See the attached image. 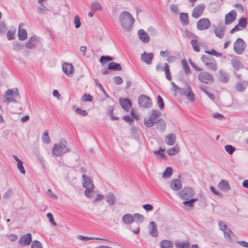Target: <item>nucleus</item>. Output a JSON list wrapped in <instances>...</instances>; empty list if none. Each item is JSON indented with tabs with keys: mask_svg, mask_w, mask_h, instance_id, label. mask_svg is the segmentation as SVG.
<instances>
[{
	"mask_svg": "<svg viewBox=\"0 0 248 248\" xmlns=\"http://www.w3.org/2000/svg\"><path fill=\"white\" fill-rule=\"evenodd\" d=\"M119 23L125 31H129L135 22V19L127 11L121 12L119 16Z\"/></svg>",
	"mask_w": 248,
	"mask_h": 248,
	"instance_id": "f257e3e1",
	"label": "nucleus"
},
{
	"mask_svg": "<svg viewBox=\"0 0 248 248\" xmlns=\"http://www.w3.org/2000/svg\"><path fill=\"white\" fill-rule=\"evenodd\" d=\"M67 142L64 139H61L59 144H55L52 149V154L54 155L59 156L62 154L70 151L69 148H67Z\"/></svg>",
	"mask_w": 248,
	"mask_h": 248,
	"instance_id": "f03ea898",
	"label": "nucleus"
},
{
	"mask_svg": "<svg viewBox=\"0 0 248 248\" xmlns=\"http://www.w3.org/2000/svg\"><path fill=\"white\" fill-rule=\"evenodd\" d=\"M194 190L190 187L183 188L177 193L178 196L183 200H189L195 195Z\"/></svg>",
	"mask_w": 248,
	"mask_h": 248,
	"instance_id": "7ed1b4c3",
	"label": "nucleus"
},
{
	"mask_svg": "<svg viewBox=\"0 0 248 248\" xmlns=\"http://www.w3.org/2000/svg\"><path fill=\"white\" fill-rule=\"evenodd\" d=\"M5 102L9 103L10 102H16V97L20 96L17 89H16L15 91L13 89H8L5 93Z\"/></svg>",
	"mask_w": 248,
	"mask_h": 248,
	"instance_id": "20e7f679",
	"label": "nucleus"
},
{
	"mask_svg": "<svg viewBox=\"0 0 248 248\" xmlns=\"http://www.w3.org/2000/svg\"><path fill=\"white\" fill-rule=\"evenodd\" d=\"M246 46L244 41L240 38H238L234 43V51L237 54L241 55L244 52Z\"/></svg>",
	"mask_w": 248,
	"mask_h": 248,
	"instance_id": "39448f33",
	"label": "nucleus"
},
{
	"mask_svg": "<svg viewBox=\"0 0 248 248\" xmlns=\"http://www.w3.org/2000/svg\"><path fill=\"white\" fill-rule=\"evenodd\" d=\"M138 104L140 107L144 108H148L152 107L151 99L145 94H141L139 96Z\"/></svg>",
	"mask_w": 248,
	"mask_h": 248,
	"instance_id": "423d86ee",
	"label": "nucleus"
},
{
	"mask_svg": "<svg viewBox=\"0 0 248 248\" xmlns=\"http://www.w3.org/2000/svg\"><path fill=\"white\" fill-rule=\"evenodd\" d=\"M198 78L201 82L206 84H211L214 81L213 76L206 72L200 73L198 74Z\"/></svg>",
	"mask_w": 248,
	"mask_h": 248,
	"instance_id": "0eeeda50",
	"label": "nucleus"
},
{
	"mask_svg": "<svg viewBox=\"0 0 248 248\" xmlns=\"http://www.w3.org/2000/svg\"><path fill=\"white\" fill-rule=\"evenodd\" d=\"M211 26V22L208 18H202L197 22V28L199 31L208 29Z\"/></svg>",
	"mask_w": 248,
	"mask_h": 248,
	"instance_id": "6e6552de",
	"label": "nucleus"
},
{
	"mask_svg": "<svg viewBox=\"0 0 248 248\" xmlns=\"http://www.w3.org/2000/svg\"><path fill=\"white\" fill-rule=\"evenodd\" d=\"M237 14L234 10H232L225 16V24L230 25L233 22L236 18Z\"/></svg>",
	"mask_w": 248,
	"mask_h": 248,
	"instance_id": "1a4fd4ad",
	"label": "nucleus"
},
{
	"mask_svg": "<svg viewBox=\"0 0 248 248\" xmlns=\"http://www.w3.org/2000/svg\"><path fill=\"white\" fill-rule=\"evenodd\" d=\"M31 234L29 233L21 236L18 240V243L22 246H28L31 243Z\"/></svg>",
	"mask_w": 248,
	"mask_h": 248,
	"instance_id": "9d476101",
	"label": "nucleus"
},
{
	"mask_svg": "<svg viewBox=\"0 0 248 248\" xmlns=\"http://www.w3.org/2000/svg\"><path fill=\"white\" fill-rule=\"evenodd\" d=\"M62 71L68 77H71L73 74L74 66L71 63H64L62 65Z\"/></svg>",
	"mask_w": 248,
	"mask_h": 248,
	"instance_id": "9b49d317",
	"label": "nucleus"
},
{
	"mask_svg": "<svg viewBox=\"0 0 248 248\" xmlns=\"http://www.w3.org/2000/svg\"><path fill=\"white\" fill-rule=\"evenodd\" d=\"M154 57V54L152 52L148 53L144 51L141 55V60L142 62L148 65L152 63Z\"/></svg>",
	"mask_w": 248,
	"mask_h": 248,
	"instance_id": "f8f14e48",
	"label": "nucleus"
},
{
	"mask_svg": "<svg viewBox=\"0 0 248 248\" xmlns=\"http://www.w3.org/2000/svg\"><path fill=\"white\" fill-rule=\"evenodd\" d=\"M170 187L175 191H178L181 190L182 187V184L180 180L175 179L172 180L170 183Z\"/></svg>",
	"mask_w": 248,
	"mask_h": 248,
	"instance_id": "ddd939ff",
	"label": "nucleus"
},
{
	"mask_svg": "<svg viewBox=\"0 0 248 248\" xmlns=\"http://www.w3.org/2000/svg\"><path fill=\"white\" fill-rule=\"evenodd\" d=\"M119 103L121 107L126 111H127L132 106L131 100L127 98L124 99L120 98Z\"/></svg>",
	"mask_w": 248,
	"mask_h": 248,
	"instance_id": "4468645a",
	"label": "nucleus"
},
{
	"mask_svg": "<svg viewBox=\"0 0 248 248\" xmlns=\"http://www.w3.org/2000/svg\"><path fill=\"white\" fill-rule=\"evenodd\" d=\"M204 7L203 4L196 6L193 10L192 16L195 18H198L203 13Z\"/></svg>",
	"mask_w": 248,
	"mask_h": 248,
	"instance_id": "2eb2a0df",
	"label": "nucleus"
},
{
	"mask_svg": "<svg viewBox=\"0 0 248 248\" xmlns=\"http://www.w3.org/2000/svg\"><path fill=\"white\" fill-rule=\"evenodd\" d=\"M149 232L150 235L153 237H157L158 234L157 230V226L154 221H151L149 225Z\"/></svg>",
	"mask_w": 248,
	"mask_h": 248,
	"instance_id": "dca6fc26",
	"label": "nucleus"
},
{
	"mask_svg": "<svg viewBox=\"0 0 248 248\" xmlns=\"http://www.w3.org/2000/svg\"><path fill=\"white\" fill-rule=\"evenodd\" d=\"M82 179H83L82 186L84 188H87L88 187H94L93 183L90 177H89L85 174H83L82 175Z\"/></svg>",
	"mask_w": 248,
	"mask_h": 248,
	"instance_id": "f3484780",
	"label": "nucleus"
},
{
	"mask_svg": "<svg viewBox=\"0 0 248 248\" xmlns=\"http://www.w3.org/2000/svg\"><path fill=\"white\" fill-rule=\"evenodd\" d=\"M175 134L171 133L168 135L165 138V142L168 145H173L176 142Z\"/></svg>",
	"mask_w": 248,
	"mask_h": 248,
	"instance_id": "a211bd4d",
	"label": "nucleus"
},
{
	"mask_svg": "<svg viewBox=\"0 0 248 248\" xmlns=\"http://www.w3.org/2000/svg\"><path fill=\"white\" fill-rule=\"evenodd\" d=\"M138 35L140 39L144 43H147L150 41V38L148 34L142 29L139 30Z\"/></svg>",
	"mask_w": 248,
	"mask_h": 248,
	"instance_id": "6ab92c4d",
	"label": "nucleus"
},
{
	"mask_svg": "<svg viewBox=\"0 0 248 248\" xmlns=\"http://www.w3.org/2000/svg\"><path fill=\"white\" fill-rule=\"evenodd\" d=\"M105 198L107 202L110 206H112L116 202V197L114 193L109 192L105 195Z\"/></svg>",
	"mask_w": 248,
	"mask_h": 248,
	"instance_id": "aec40b11",
	"label": "nucleus"
},
{
	"mask_svg": "<svg viewBox=\"0 0 248 248\" xmlns=\"http://www.w3.org/2000/svg\"><path fill=\"white\" fill-rule=\"evenodd\" d=\"M38 38L35 36H31L29 41L26 43L25 46L29 49H32L35 46L36 42L38 41Z\"/></svg>",
	"mask_w": 248,
	"mask_h": 248,
	"instance_id": "412c9836",
	"label": "nucleus"
},
{
	"mask_svg": "<svg viewBox=\"0 0 248 248\" xmlns=\"http://www.w3.org/2000/svg\"><path fill=\"white\" fill-rule=\"evenodd\" d=\"M219 78L220 81L224 83H227L230 79L228 74L221 69L219 71Z\"/></svg>",
	"mask_w": 248,
	"mask_h": 248,
	"instance_id": "4be33fe9",
	"label": "nucleus"
},
{
	"mask_svg": "<svg viewBox=\"0 0 248 248\" xmlns=\"http://www.w3.org/2000/svg\"><path fill=\"white\" fill-rule=\"evenodd\" d=\"M231 63L233 68L237 71H239L240 69L244 67L243 63L236 59H232Z\"/></svg>",
	"mask_w": 248,
	"mask_h": 248,
	"instance_id": "5701e85b",
	"label": "nucleus"
},
{
	"mask_svg": "<svg viewBox=\"0 0 248 248\" xmlns=\"http://www.w3.org/2000/svg\"><path fill=\"white\" fill-rule=\"evenodd\" d=\"M108 69L119 71L122 70V67L120 63L112 62L108 65Z\"/></svg>",
	"mask_w": 248,
	"mask_h": 248,
	"instance_id": "b1692460",
	"label": "nucleus"
},
{
	"mask_svg": "<svg viewBox=\"0 0 248 248\" xmlns=\"http://www.w3.org/2000/svg\"><path fill=\"white\" fill-rule=\"evenodd\" d=\"M156 127L157 130L161 132H164L166 129V122L162 119H158L156 122Z\"/></svg>",
	"mask_w": 248,
	"mask_h": 248,
	"instance_id": "393cba45",
	"label": "nucleus"
},
{
	"mask_svg": "<svg viewBox=\"0 0 248 248\" xmlns=\"http://www.w3.org/2000/svg\"><path fill=\"white\" fill-rule=\"evenodd\" d=\"M218 187L222 191H228L231 189L228 182L227 180H221L218 185Z\"/></svg>",
	"mask_w": 248,
	"mask_h": 248,
	"instance_id": "a878e982",
	"label": "nucleus"
},
{
	"mask_svg": "<svg viewBox=\"0 0 248 248\" xmlns=\"http://www.w3.org/2000/svg\"><path fill=\"white\" fill-rule=\"evenodd\" d=\"M122 221L125 224H131L134 221V217L130 214H126L123 216Z\"/></svg>",
	"mask_w": 248,
	"mask_h": 248,
	"instance_id": "bb28decb",
	"label": "nucleus"
},
{
	"mask_svg": "<svg viewBox=\"0 0 248 248\" xmlns=\"http://www.w3.org/2000/svg\"><path fill=\"white\" fill-rule=\"evenodd\" d=\"M18 39L20 41H23L27 38V32L26 30L21 29V26L20 25L18 29Z\"/></svg>",
	"mask_w": 248,
	"mask_h": 248,
	"instance_id": "cd10ccee",
	"label": "nucleus"
},
{
	"mask_svg": "<svg viewBox=\"0 0 248 248\" xmlns=\"http://www.w3.org/2000/svg\"><path fill=\"white\" fill-rule=\"evenodd\" d=\"M159 246L160 248H172L173 244L171 241L164 239L161 241Z\"/></svg>",
	"mask_w": 248,
	"mask_h": 248,
	"instance_id": "c85d7f7f",
	"label": "nucleus"
},
{
	"mask_svg": "<svg viewBox=\"0 0 248 248\" xmlns=\"http://www.w3.org/2000/svg\"><path fill=\"white\" fill-rule=\"evenodd\" d=\"M179 18L183 25H186L188 24V16L187 13H181L180 14Z\"/></svg>",
	"mask_w": 248,
	"mask_h": 248,
	"instance_id": "c756f323",
	"label": "nucleus"
},
{
	"mask_svg": "<svg viewBox=\"0 0 248 248\" xmlns=\"http://www.w3.org/2000/svg\"><path fill=\"white\" fill-rule=\"evenodd\" d=\"M187 99L191 102H194L195 100V95L193 93L190 86L187 85V93L186 95Z\"/></svg>",
	"mask_w": 248,
	"mask_h": 248,
	"instance_id": "7c9ffc66",
	"label": "nucleus"
},
{
	"mask_svg": "<svg viewBox=\"0 0 248 248\" xmlns=\"http://www.w3.org/2000/svg\"><path fill=\"white\" fill-rule=\"evenodd\" d=\"M224 26H222V27L220 26V28H219L218 27L216 28L215 29V31H214L216 35L219 38H223L224 34Z\"/></svg>",
	"mask_w": 248,
	"mask_h": 248,
	"instance_id": "2f4dec72",
	"label": "nucleus"
},
{
	"mask_svg": "<svg viewBox=\"0 0 248 248\" xmlns=\"http://www.w3.org/2000/svg\"><path fill=\"white\" fill-rule=\"evenodd\" d=\"M113 60H114V58L110 56L103 55L100 57L99 62L102 64L104 65L107 62H108L110 61H112Z\"/></svg>",
	"mask_w": 248,
	"mask_h": 248,
	"instance_id": "473e14b6",
	"label": "nucleus"
},
{
	"mask_svg": "<svg viewBox=\"0 0 248 248\" xmlns=\"http://www.w3.org/2000/svg\"><path fill=\"white\" fill-rule=\"evenodd\" d=\"M246 83L245 81L238 82L235 85L236 91L240 92H244L246 90Z\"/></svg>",
	"mask_w": 248,
	"mask_h": 248,
	"instance_id": "72a5a7b5",
	"label": "nucleus"
},
{
	"mask_svg": "<svg viewBox=\"0 0 248 248\" xmlns=\"http://www.w3.org/2000/svg\"><path fill=\"white\" fill-rule=\"evenodd\" d=\"M42 141L45 144H48L50 143L51 140L48 135V130H46L43 134L42 136Z\"/></svg>",
	"mask_w": 248,
	"mask_h": 248,
	"instance_id": "f704fd0d",
	"label": "nucleus"
},
{
	"mask_svg": "<svg viewBox=\"0 0 248 248\" xmlns=\"http://www.w3.org/2000/svg\"><path fill=\"white\" fill-rule=\"evenodd\" d=\"M173 169L170 167H167L164 172H163V177L165 179L170 178L172 174Z\"/></svg>",
	"mask_w": 248,
	"mask_h": 248,
	"instance_id": "c9c22d12",
	"label": "nucleus"
},
{
	"mask_svg": "<svg viewBox=\"0 0 248 248\" xmlns=\"http://www.w3.org/2000/svg\"><path fill=\"white\" fill-rule=\"evenodd\" d=\"M94 80L96 86H97L99 89L103 92L107 98H109L110 97V96L107 93L102 84L99 82L98 80L97 79H94Z\"/></svg>",
	"mask_w": 248,
	"mask_h": 248,
	"instance_id": "e433bc0d",
	"label": "nucleus"
},
{
	"mask_svg": "<svg viewBox=\"0 0 248 248\" xmlns=\"http://www.w3.org/2000/svg\"><path fill=\"white\" fill-rule=\"evenodd\" d=\"M182 65L185 70V72L186 75L190 73V68L187 64V61L186 59H183L181 61Z\"/></svg>",
	"mask_w": 248,
	"mask_h": 248,
	"instance_id": "4c0bfd02",
	"label": "nucleus"
},
{
	"mask_svg": "<svg viewBox=\"0 0 248 248\" xmlns=\"http://www.w3.org/2000/svg\"><path fill=\"white\" fill-rule=\"evenodd\" d=\"M177 248H189L190 244L188 242H178L175 243Z\"/></svg>",
	"mask_w": 248,
	"mask_h": 248,
	"instance_id": "58836bf2",
	"label": "nucleus"
},
{
	"mask_svg": "<svg viewBox=\"0 0 248 248\" xmlns=\"http://www.w3.org/2000/svg\"><path fill=\"white\" fill-rule=\"evenodd\" d=\"M134 219H135V221L138 223H142L144 220V217L143 215L139 214L136 213L133 215Z\"/></svg>",
	"mask_w": 248,
	"mask_h": 248,
	"instance_id": "ea45409f",
	"label": "nucleus"
},
{
	"mask_svg": "<svg viewBox=\"0 0 248 248\" xmlns=\"http://www.w3.org/2000/svg\"><path fill=\"white\" fill-rule=\"evenodd\" d=\"M161 114L160 111L157 109H153L152 111V114L150 118L153 120L155 122H156V119Z\"/></svg>",
	"mask_w": 248,
	"mask_h": 248,
	"instance_id": "a19ab883",
	"label": "nucleus"
},
{
	"mask_svg": "<svg viewBox=\"0 0 248 248\" xmlns=\"http://www.w3.org/2000/svg\"><path fill=\"white\" fill-rule=\"evenodd\" d=\"M214 60V59L213 58L205 55H202L201 57V60L205 65L208 64L210 62L213 61Z\"/></svg>",
	"mask_w": 248,
	"mask_h": 248,
	"instance_id": "79ce46f5",
	"label": "nucleus"
},
{
	"mask_svg": "<svg viewBox=\"0 0 248 248\" xmlns=\"http://www.w3.org/2000/svg\"><path fill=\"white\" fill-rule=\"evenodd\" d=\"M164 71L165 72L166 78L170 81L171 80V74L169 68V65L167 63H165Z\"/></svg>",
	"mask_w": 248,
	"mask_h": 248,
	"instance_id": "37998d69",
	"label": "nucleus"
},
{
	"mask_svg": "<svg viewBox=\"0 0 248 248\" xmlns=\"http://www.w3.org/2000/svg\"><path fill=\"white\" fill-rule=\"evenodd\" d=\"M191 44L192 46L193 49L196 52H199L200 51L199 45L198 42L196 39H193L191 41Z\"/></svg>",
	"mask_w": 248,
	"mask_h": 248,
	"instance_id": "c03bdc74",
	"label": "nucleus"
},
{
	"mask_svg": "<svg viewBox=\"0 0 248 248\" xmlns=\"http://www.w3.org/2000/svg\"><path fill=\"white\" fill-rule=\"evenodd\" d=\"M102 9L101 6L100 4L97 2H94L91 4V9L92 11L93 12H95L96 11L101 10Z\"/></svg>",
	"mask_w": 248,
	"mask_h": 248,
	"instance_id": "a18cd8bd",
	"label": "nucleus"
},
{
	"mask_svg": "<svg viewBox=\"0 0 248 248\" xmlns=\"http://www.w3.org/2000/svg\"><path fill=\"white\" fill-rule=\"evenodd\" d=\"M157 104L158 108L162 110L164 108V106H165L163 98L160 95L157 96Z\"/></svg>",
	"mask_w": 248,
	"mask_h": 248,
	"instance_id": "49530a36",
	"label": "nucleus"
},
{
	"mask_svg": "<svg viewBox=\"0 0 248 248\" xmlns=\"http://www.w3.org/2000/svg\"><path fill=\"white\" fill-rule=\"evenodd\" d=\"M165 151V149L160 148L158 151H154L153 153L155 155H159L160 158L162 159H166V155L164 154Z\"/></svg>",
	"mask_w": 248,
	"mask_h": 248,
	"instance_id": "de8ad7c7",
	"label": "nucleus"
},
{
	"mask_svg": "<svg viewBox=\"0 0 248 248\" xmlns=\"http://www.w3.org/2000/svg\"><path fill=\"white\" fill-rule=\"evenodd\" d=\"M77 238L79 240H83V241H88L90 240H104L102 238H94V237H89L87 236H83L81 235H78L77 236Z\"/></svg>",
	"mask_w": 248,
	"mask_h": 248,
	"instance_id": "09e8293b",
	"label": "nucleus"
},
{
	"mask_svg": "<svg viewBox=\"0 0 248 248\" xmlns=\"http://www.w3.org/2000/svg\"><path fill=\"white\" fill-rule=\"evenodd\" d=\"M179 152V148L178 146H174L167 151V153L170 155H176Z\"/></svg>",
	"mask_w": 248,
	"mask_h": 248,
	"instance_id": "8fccbe9b",
	"label": "nucleus"
},
{
	"mask_svg": "<svg viewBox=\"0 0 248 248\" xmlns=\"http://www.w3.org/2000/svg\"><path fill=\"white\" fill-rule=\"evenodd\" d=\"M238 25L243 29L245 28L247 25V21L246 18L241 17L239 20Z\"/></svg>",
	"mask_w": 248,
	"mask_h": 248,
	"instance_id": "3c124183",
	"label": "nucleus"
},
{
	"mask_svg": "<svg viewBox=\"0 0 248 248\" xmlns=\"http://www.w3.org/2000/svg\"><path fill=\"white\" fill-rule=\"evenodd\" d=\"M225 151L229 154L232 155L235 151V148L231 145H226L225 146Z\"/></svg>",
	"mask_w": 248,
	"mask_h": 248,
	"instance_id": "603ef678",
	"label": "nucleus"
},
{
	"mask_svg": "<svg viewBox=\"0 0 248 248\" xmlns=\"http://www.w3.org/2000/svg\"><path fill=\"white\" fill-rule=\"evenodd\" d=\"M155 123V122L153 120H152L150 118L148 120H146L145 119L144 120V124L147 127H152Z\"/></svg>",
	"mask_w": 248,
	"mask_h": 248,
	"instance_id": "864d4df0",
	"label": "nucleus"
},
{
	"mask_svg": "<svg viewBox=\"0 0 248 248\" xmlns=\"http://www.w3.org/2000/svg\"><path fill=\"white\" fill-rule=\"evenodd\" d=\"M113 109H114V108H113V107L109 106L108 114L111 117V119L112 120H118L119 119V118L118 117L114 116L113 115Z\"/></svg>",
	"mask_w": 248,
	"mask_h": 248,
	"instance_id": "5fc2aeb1",
	"label": "nucleus"
},
{
	"mask_svg": "<svg viewBox=\"0 0 248 248\" xmlns=\"http://www.w3.org/2000/svg\"><path fill=\"white\" fill-rule=\"evenodd\" d=\"M31 248H43V246L38 240H34L32 242Z\"/></svg>",
	"mask_w": 248,
	"mask_h": 248,
	"instance_id": "6e6d98bb",
	"label": "nucleus"
},
{
	"mask_svg": "<svg viewBox=\"0 0 248 248\" xmlns=\"http://www.w3.org/2000/svg\"><path fill=\"white\" fill-rule=\"evenodd\" d=\"M81 100L85 102H92L93 100V97L89 94H85L82 96Z\"/></svg>",
	"mask_w": 248,
	"mask_h": 248,
	"instance_id": "4d7b16f0",
	"label": "nucleus"
},
{
	"mask_svg": "<svg viewBox=\"0 0 248 248\" xmlns=\"http://www.w3.org/2000/svg\"><path fill=\"white\" fill-rule=\"evenodd\" d=\"M74 21L76 28L78 29L81 26L80 19L78 16L77 15L75 16Z\"/></svg>",
	"mask_w": 248,
	"mask_h": 248,
	"instance_id": "13d9d810",
	"label": "nucleus"
},
{
	"mask_svg": "<svg viewBox=\"0 0 248 248\" xmlns=\"http://www.w3.org/2000/svg\"><path fill=\"white\" fill-rule=\"evenodd\" d=\"M208 68L215 71L217 69V63L215 62V60L210 62L208 64L206 65Z\"/></svg>",
	"mask_w": 248,
	"mask_h": 248,
	"instance_id": "bf43d9fd",
	"label": "nucleus"
},
{
	"mask_svg": "<svg viewBox=\"0 0 248 248\" xmlns=\"http://www.w3.org/2000/svg\"><path fill=\"white\" fill-rule=\"evenodd\" d=\"M86 189L84 191L85 195L88 198H91L92 197V193L93 192V190L94 189V187H87L85 188Z\"/></svg>",
	"mask_w": 248,
	"mask_h": 248,
	"instance_id": "052dcab7",
	"label": "nucleus"
},
{
	"mask_svg": "<svg viewBox=\"0 0 248 248\" xmlns=\"http://www.w3.org/2000/svg\"><path fill=\"white\" fill-rule=\"evenodd\" d=\"M123 119L126 122H127L130 125H132L134 124V120L129 115H125L123 117Z\"/></svg>",
	"mask_w": 248,
	"mask_h": 248,
	"instance_id": "680f3d73",
	"label": "nucleus"
},
{
	"mask_svg": "<svg viewBox=\"0 0 248 248\" xmlns=\"http://www.w3.org/2000/svg\"><path fill=\"white\" fill-rule=\"evenodd\" d=\"M23 163L22 161L17 163V167L19 170L20 171V173L23 174H25V170L24 169V168L23 167Z\"/></svg>",
	"mask_w": 248,
	"mask_h": 248,
	"instance_id": "e2e57ef3",
	"label": "nucleus"
},
{
	"mask_svg": "<svg viewBox=\"0 0 248 248\" xmlns=\"http://www.w3.org/2000/svg\"><path fill=\"white\" fill-rule=\"evenodd\" d=\"M15 34V31L9 30L7 31V37L9 40H11L14 39V36Z\"/></svg>",
	"mask_w": 248,
	"mask_h": 248,
	"instance_id": "0e129e2a",
	"label": "nucleus"
},
{
	"mask_svg": "<svg viewBox=\"0 0 248 248\" xmlns=\"http://www.w3.org/2000/svg\"><path fill=\"white\" fill-rule=\"evenodd\" d=\"M6 30V24L4 22H0V34H3Z\"/></svg>",
	"mask_w": 248,
	"mask_h": 248,
	"instance_id": "69168bd1",
	"label": "nucleus"
},
{
	"mask_svg": "<svg viewBox=\"0 0 248 248\" xmlns=\"http://www.w3.org/2000/svg\"><path fill=\"white\" fill-rule=\"evenodd\" d=\"M113 80L114 83L117 85L122 84L123 80L122 78L119 76H115L113 78Z\"/></svg>",
	"mask_w": 248,
	"mask_h": 248,
	"instance_id": "338daca9",
	"label": "nucleus"
},
{
	"mask_svg": "<svg viewBox=\"0 0 248 248\" xmlns=\"http://www.w3.org/2000/svg\"><path fill=\"white\" fill-rule=\"evenodd\" d=\"M23 46L20 43L16 42L14 43V49L16 51H18L21 49Z\"/></svg>",
	"mask_w": 248,
	"mask_h": 248,
	"instance_id": "774afa93",
	"label": "nucleus"
}]
</instances>
